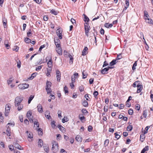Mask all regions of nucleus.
<instances>
[{
    "label": "nucleus",
    "instance_id": "nucleus-41",
    "mask_svg": "<svg viewBox=\"0 0 153 153\" xmlns=\"http://www.w3.org/2000/svg\"><path fill=\"white\" fill-rule=\"evenodd\" d=\"M109 143V140L108 139H106V140L105 142L104 143V146L105 147L106 146H108Z\"/></svg>",
    "mask_w": 153,
    "mask_h": 153
},
{
    "label": "nucleus",
    "instance_id": "nucleus-47",
    "mask_svg": "<svg viewBox=\"0 0 153 153\" xmlns=\"http://www.w3.org/2000/svg\"><path fill=\"white\" fill-rule=\"evenodd\" d=\"M79 117L81 121L85 119V117H84L82 114H79Z\"/></svg>",
    "mask_w": 153,
    "mask_h": 153
},
{
    "label": "nucleus",
    "instance_id": "nucleus-63",
    "mask_svg": "<svg viewBox=\"0 0 153 153\" xmlns=\"http://www.w3.org/2000/svg\"><path fill=\"white\" fill-rule=\"evenodd\" d=\"M108 106H105L104 107V110L105 112H107L108 111Z\"/></svg>",
    "mask_w": 153,
    "mask_h": 153
},
{
    "label": "nucleus",
    "instance_id": "nucleus-46",
    "mask_svg": "<svg viewBox=\"0 0 153 153\" xmlns=\"http://www.w3.org/2000/svg\"><path fill=\"white\" fill-rule=\"evenodd\" d=\"M31 40L28 38H26L25 39V42L29 43L30 42Z\"/></svg>",
    "mask_w": 153,
    "mask_h": 153
},
{
    "label": "nucleus",
    "instance_id": "nucleus-34",
    "mask_svg": "<svg viewBox=\"0 0 153 153\" xmlns=\"http://www.w3.org/2000/svg\"><path fill=\"white\" fill-rule=\"evenodd\" d=\"M51 85V83L50 82L47 81L46 83V88H50Z\"/></svg>",
    "mask_w": 153,
    "mask_h": 153
},
{
    "label": "nucleus",
    "instance_id": "nucleus-33",
    "mask_svg": "<svg viewBox=\"0 0 153 153\" xmlns=\"http://www.w3.org/2000/svg\"><path fill=\"white\" fill-rule=\"evenodd\" d=\"M7 134L8 136H10V128H7L6 130Z\"/></svg>",
    "mask_w": 153,
    "mask_h": 153
},
{
    "label": "nucleus",
    "instance_id": "nucleus-13",
    "mask_svg": "<svg viewBox=\"0 0 153 153\" xmlns=\"http://www.w3.org/2000/svg\"><path fill=\"white\" fill-rule=\"evenodd\" d=\"M78 73H75L74 74L73 76H72L71 77V79L72 82H74L75 81V76H78Z\"/></svg>",
    "mask_w": 153,
    "mask_h": 153
},
{
    "label": "nucleus",
    "instance_id": "nucleus-28",
    "mask_svg": "<svg viewBox=\"0 0 153 153\" xmlns=\"http://www.w3.org/2000/svg\"><path fill=\"white\" fill-rule=\"evenodd\" d=\"M3 25L4 28L7 27V20L5 19V18L3 19Z\"/></svg>",
    "mask_w": 153,
    "mask_h": 153
},
{
    "label": "nucleus",
    "instance_id": "nucleus-9",
    "mask_svg": "<svg viewBox=\"0 0 153 153\" xmlns=\"http://www.w3.org/2000/svg\"><path fill=\"white\" fill-rule=\"evenodd\" d=\"M47 58H48V59H50L48 62V65L49 68L51 69V68L53 66L52 61V60L51 58H50L48 56L46 58V60Z\"/></svg>",
    "mask_w": 153,
    "mask_h": 153
},
{
    "label": "nucleus",
    "instance_id": "nucleus-50",
    "mask_svg": "<svg viewBox=\"0 0 153 153\" xmlns=\"http://www.w3.org/2000/svg\"><path fill=\"white\" fill-rule=\"evenodd\" d=\"M32 115V112L30 111H28L27 114V116L28 118L30 117Z\"/></svg>",
    "mask_w": 153,
    "mask_h": 153
},
{
    "label": "nucleus",
    "instance_id": "nucleus-16",
    "mask_svg": "<svg viewBox=\"0 0 153 153\" xmlns=\"http://www.w3.org/2000/svg\"><path fill=\"white\" fill-rule=\"evenodd\" d=\"M43 144V142L42 140L41 139H39L38 144V146L41 148Z\"/></svg>",
    "mask_w": 153,
    "mask_h": 153
},
{
    "label": "nucleus",
    "instance_id": "nucleus-21",
    "mask_svg": "<svg viewBox=\"0 0 153 153\" xmlns=\"http://www.w3.org/2000/svg\"><path fill=\"white\" fill-rule=\"evenodd\" d=\"M26 133L27 134L28 138H33V134L31 132H29V133L28 131H26Z\"/></svg>",
    "mask_w": 153,
    "mask_h": 153
},
{
    "label": "nucleus",
    "instance_id": "nucleus-62",
    "mask_svg": "<svg viewBox=\"0 0 153 153\" xmlns=\"http://www.w3.org/2000/svg\"><path fill=\"white\" fill-rule=\"evenodd\" d=\"M135 109L139 111V110L140 108V105L139 104H137L135 106Z\"/></svg>",
    "mask_w": 153,
    "mask_h": 153
},
{
    "label": "nucleus",
    "instance_id": "nucleus-1",
    "mask_svg": "<svg viewBox=\"0 0 153 153\" xmlns=\"http://www.w3.org/2000/svg\"><path fill=\"white\" fill-rule=\"evenodd\" d=\"M145 19L146 22L153 24V21L152 20L149 18V16L147 11L145 10L144 12Z\"/></svg>",
    "mask_w": 153,
    "mask_h": 153
},
{
    "label": "nucleus",
    "instance_id": "nucleus-5",
    "mask_svg": "<svg viewBox=\"0 0 153 153\" xmlns=\"http://www.w3.org/2000/svg\"><path fill=\"white\" fill-rule=\"evenodd\" d=\"M62 30L61 28L57 29L56 30L57 35L58 36L59 38L60 39H62Z\"/></svg>",
    "mask_w": 153,
    "mask_h": 153
},
{
    "label": "nucleus",
    "instance_id": "nucleus-51",
    "mask_svg": "<svg viewBox=\"0 0 153 153\" xmlns=\"http://www.w3.org/2000/svg\"><path fill=\"white\" fill-rule=\"evenodd\" d=\"M150 127V126H147L146 127V128H145L144 132V134H145L147 133L148 130Z\"/></svg>",
    "mask_w": 153,
    "mask_h": 153
},
{
    "label": "nucleus",
    "instance_id": "nucleus-60",
    "mask_svg": "<svg viewBox=\"0 0 153 153\" xmlns=\"http://www.w3.org/2000/svg\"><path fill=\"white\" fill-rule=\"evenodd\" d=\"M55 147H58V144H57V143L53 144L52 145V149L53 150V149L55 148Z\"/></svg>",
    "mask_w": 153,
    "mask_h": 153
},
{
    "label": "nucleus",
    "instance_id": "nucleus-10",
    "mask_svg": "<svg viewBox=\"0 0 153 153\" xmlns=\"http://www.w3.org/2000/svg\"><path fill=\"white\" fill-rule=\"evenodd\" d=\"M56 48L60 47V41L59 39L54 40Z\"/></svg>",
    "mask_w": 153,
    "mask_h": 153
},
{
    "label": "nucleus",
    "instance_id": "nucleus-18",
    "mask_svg": "<svg viewBox=\"0 0 153 153\" xmlns=\"http://www.w3.org/2000/svg\"><path fill=\"white\" fill-rule=\"evenodd\" d=\"M75 139L78 142H81L82 140V138L79 135H77Z\"/></svg>",
    "mask_w": 153,
    "mask_h": 153
},
{
    "label": "nucleus",
    "instance_id": "nucleus-53",
    "mask_svg": "<svg viewBox=\"0 0 153 153\" xmlns=\"http://www.w3.org/2000/svg\"><path fill=\"white\" fill-rule=\"evenodd\" d=\"M137 65V61H136L133 64L132 67V69L133 70H134L136 69V66Z\"/></svg>",
    "mask_w": 153,
    "mask_h": 153
},
{
    "label": "nucleus",
    "instance_id": "nucleus-35",
    "mask_svg": "<svg viewBox=\"0 0 153 153\" xmlns=\"http://www.w3.org/2000/svg\"><path fill=\"white\" fill-rule=\"evenodd\" d=\"M84 16V21L85 22H87L89 21V19L88 18L85 14H83Z\"/></svg>",
    "mask_w": 153,
    "mask_h": 153
},
{
    "label": "nucleus",
    "instance_id": "nucleus-7",
    "mask_svg": "<svg viewBox=\"0 0 153 153\" xmlns=\"http://www.w3.org/2000/svg\"><path fill=\"white\" fill-rule=\"evenodd\" d=\"M57 80L58 82H60L61 79V73L58 69L56 70Z\"/></svg>",
    "mask_w": 153,
    "mask_h": 153
},
{
    "label": "nucleus",
    "instance_id": "nucleus-57",
    "mask_svg": "<svg viewBox=\"0 0 153 153\" xmlns=\"http://www.w3.org/2000/svg\"><path fill=\"white\" fill-rule=\"evenodd\" d=\"M128 113L129 115H131L133 113V111L131 109H130L128 111Z\"/></svg>",
    "mask_w": 153,
    "mask_h": 153
},
{
    "label": "nucleus",
    "instance_id": "nucleus-37",
    "mask_svg": "<svg viewBox=\"0 0 153 153\" xmlns=\"http://www.w3.org/2000/svg\"><path fill=\"white\" fill-rule=\"evenodd\" d=\"M4 45H5V47L7 49L9 48L10 46L8 44V41L7 40H6L4 41Z\"/></svg>",
    "mask_w": 153,
    "mask_h": 153
},
{
    "label": "nucleus",
    "instance_id": "nucleus-43",
    "mask_svg": "<svg viewBox=\"0 0 153 153\" xmlns=\"http://www.w3.org/2000/svg\"><path fill=\"white\" fill-rule=\"evenodd\" d=\"M18 110H19V111H20L23 108V105L22 104H20L19 105H18Z\"/></svg>",
    "mask_w": 153,
    "mask_h": 153
},
{
    "label": "nucleus",
    "instance_id": "nucleus-38",
    "mask_svg": "<svg viewBox=\"0 0 153 153\" xmlns=\"http://www.w3.org/2000/svg\"><path fill=\"white\" fill-rule=\"evenodd\" d=\"M147 114V110H145L143 112V115L144 117L146 118Z\"/></svg>",
    "mask_w": 153,
    "mask_h": 153
},
{
    "label": "nucleus",
    "instance_id": "nucleus-2",
    "mask_svg": "<svg viewBox=\"0 0 153 153\" xmlns=\"http://www.w3.org/2000/svg\"><path fill=\"white\" fill-rule=\"evenodd\" d=\"M23 100V98L20 97H16L15 100V106H17Z\"/></svg>",
    "mask_w": 153,
    "mask_h": 153
},
{
    "label": "nucleus",
    "instance_id": "nucleus-49",
    "mask_svg": "<svg viewBox=\"0 0 153 153\" xmlns=\"http://www.w3.org/2000/svg\"><path fill=\"white\" fill-rule=\"evenodd\" d=\"M68 118L66 116H65L62 120V122L63 123H65V122H67L68 121L67 120Z\"/></svg>",
    "mask_w": 153,
    "mask_h": 153
},
{
    "label": "nucleus",
    "instance_id": "nucleus-24",
    "mask_svg": "<svg viewBox=\"0 0 153 153\" xmlns=\"http://www.w3.org/2000/svg\"><path fill=\"white\" fill-rule=\"evenodd\" d=\"M82 105L84 106L85 107H88V102L86 100H84L82 103Z\"/></svg>",
    "mask_w": 153,
    "mask_h": 153
},
{
    "label": "nucleus",
    "instance_id": "nucleus-15",
    "mask_svg": "<svg viewBox=\"0 0 153 153\" xmlns=\"http://www.w3.org/2000/svg\"><path fill=\"white\" fill-rule=\"evenodd\" d=\"M137 93H139L143 89V86L140 84L139 85H138V86H137Z\"/></svg>",
    "mask_w": 153,
    "mask_h": 153
},
{
    "label": "nucleus",
    "instance_id": "nucleus-14",
    "mask_svg": "<svg viewBox=\"0 0 153 153\" xmlns=\"http://www.w3.org/2000/svg\"><path fill=\"white\" fill-rule=\"evenodd\" d=\"M56 51L59 55H61L62 54V50L61 47L57 48L56 49Z\"/></svg>",
    "mask_w": 153,
    "mask_h": 153
},
{
    "label": "nucleus",
    "instance_id": "nucleus-19",
    "mask_svg": "<svg viewBox=\"0 0 153 153\" xmlns=\"http://www.w3.org/2000/svg\"><path fill=\"white\" fill-rule=\"evenodd\" d=\"M38 134L39 136H42L43 134L42 129L40 128H39L37 130Z\"/></svg>",
    "mask_w": 153,
    "mask_h": 153
},
{
    "label": "nucleus",
    "instance_id": "nucleus-36",
    "mask_svg": "<svg viewBox=\"0 0 153 153\" xmlns=\"http://www.w3.org/2000/svg\"><path fill=\"white\" fill-rule=\"evenodd\" d=\"M122 58V56L121 55V53H120L117 55V56L115 59H116V60H118Z\"/></svg>",
    "mask_w": 153,
    "mask_h": 153
},
{
    "label": "nucleus",
    "instance_id": "nucleus-54",
    "mask_svg": "<svg viewBox=\"0 0 153 153\" xmlns=\"http://www.w3.org/2000/svg\"><path fill=\"white\" fill-rule=\"evenodd\" d=\"M17 67L18 68H19L21 67V61L20 60H19L18 62H17Z\"/></svg>",
    "mask_w": 153,
    "mask_h": 153
},
{
    "label": "nucleus",
    "instance_id": "nucleus-40",
    "mask_svg": "<svg viewBox=\"0 0 153 153\" xmlns=\"http://www.w3.org/2000/svg\"><path fill=\"white\" fill-rule=\"evenodd\" d=\"M133 128V127L132 125H129L127 128V130L128 131H131Z\"/></svg>",
    "mask_w": 153,
    "mask_h": 153
},
{
    "label": "nucleus",
    "instance_id": "nucleus-42",
    "mask_svg": "<svg viewBox=\"0 0 153 153\" xmlns=\"http://www.w3.org/2000/svg\"><path fill=\"white\" fill-rule=\"evenodd\" d=\"M13 80V77H11L9 79V80L7 81V83L8 85L10 84Z\"/></svg>",
    "mask_w": 153,
    "mask_h": 153
},
{
    "label": "nucleus",
    "instance_id": "nucleus-6",
    "mask_svg": "<svg viewBox=\"0 0 153 153\" xmlns=\"http://www.w3.org/2000/svg\"><path fill=\"white\" fill-rule=\"evenodd\" d=\"M29 85L27 83H25L20 84L19 85V88L21 89H24L28 88Z\"/></svg>",
    "mask_w": 153,
    "mask_h": 153
},
{
    "label": "nucleus",
    "instance_id": "nucleus-11",
    "mask_svg": "<svg viewBox=\"0 0 153 153\" xmlns=\"http://www.w3.org/2000/svg\"><path fill=\"white\" fill-rule=\"evenodd\" d=\"M13 145H14V146L15 148L19 149V150H23V149L22 147L21 146L19 145L17 143H15L13 144Z\"/></svg>",
    "mask_w": 153,
    "mask_h": 153
},
{
    "label": "nucleus",
    "instance_id": "nucleus-17",
    "mask_svg": "<svg viewBox=\"0 0 153 153\" xmlns=\"http://www.w3.org/2000/svg\"><path fill=\"white\" fill-rule=\"evenodd\" d=\"M140 81H137L136 82H135L132 85V86L134 87H136L138 86V85H139L140 84Z\"/></svg>",
    "mask_w": 153,
    "mask_h": 153
},
{
    "label": "nucleus",
    "instance_id": "nucleus-12",
    "mask_svg": "<svg viewBox=\"0 0 153 153\" xmlns=\"http://www.w3.org/2000/svg\"><path fill=\"white\" fill-rule=\"evenodd\" d=\"M37 108L38 112L40 113H42L43 112V108L42 105L40 104H39L37 106Z\"/></svg>",
    "mask_w": 153,
    "mask_h": 153
},
{
    "label": "nucleus",
    "instance_id": "nucleus-4",
    "mask_svg": "<svg viewBox=\"0 0 153 153\" xmlns=\"http://www.w3.org/2000/svg\"><path fill=\"white\" fill-rule=\"evenodd\" d=\"M114 67L108 66L107 68L102 69L101 70V73L103 74H106L108 73V71L109 69H112Z\"/></svg>",
    "mask_w": 153,
    "mask_h": 153
},
{
    "label": "nucleus",
    "instance_id": "nucleus-3",
    "mask_svg": "<svg viewBox=\"0 0 153 153\" xmlns=\"http://www.w3.org/2000/svg\"><path fill=\"white\" fill-rule=\"evenodd\" d=\"M84 27L85 34L87 37H88L89 36L88 33L90 29V27L88 23H85L84 24Z\"/></svg>",
    "mask_w": 153,
    "mask_h": 153
},
{
    "label": "nucleus",
    "instance_id": "nucleus-22",
    "mask_svg": "<svg viewBox=\"0 0 153 153\" xmlns=\"http://www.w3.org/2000/svg\"><path fill=\"white\" fill-rule=\"evenodd\" d=\"M58 127L62 132H65V129L62 127L61 125H59L58 126Z\"/></svg>",
    "mask_w": 153,
    "mask_h": 153
},
{
    "label": "nucleus",
    "instance_id": "nucleus-61",
    "mask_svg": "<svg viewBox=\"0 0 153 153\" xmlns=\"http://www.w3.org/2000/svg\"><path fill=\"white\" fill-rule=\"evenodd\" d=\"M8 147H9V149L11 151H12L13 150H14V149H13V145H9L8 146Z\"/></svg>",
    "mask_w": 153,
    "mask_h": 153
},
{
    "label": "nucleus",
    "instance_id": "nucleus-64",
    "mask_svg": "<svg viewBox=\"0 0 153 153\" xmlns=\"http://www.w3.org/2000/svg\"><path fill=\"white\" fill-rule=\"evenodd\" d=\"M79 89L80 92H82L84 90V88L82 86H79Z\"/></svg>",
    "mask_w": 153,
    "mask_h": 153
},
{
    "label": "nucleus",
    "instance_id": "nucleus-20",
    "mask_svg": "<svg viewBox=\"0 0 153 153\" xmlns=\"http://www.w3.org/2000/svg\"><path fill=\"white\" fill-rule=\"evenodd\" d=\"M88 50V48L87 47H85L84 48V49L83 50L82 53V55L83 56H85L86 55V51Z\"/></svg>",
    "mask_w": 153,
    "mask_h": 153
},
{
    "label": "nucleus",
    "instance_id": "nucleus-39",
    "mask_svg": "<svg viewBox=\"0 0 153 153\" xmlns=\"http://www.w3.org/2000/svg\"><path fill=\"white\" fill-rule=\"evenodd\" d=\"M34 97V96L33 95H31L30 97L29 98L28 101V104H29L30 103L31 101V100H33V98Z\"/></svg>",
    "mask_w": 153,
    "mask_h": 153
},
{
    "label": "nucleus",
    "instance_id": "nucleus-25",
    "mask_svg": "<svg viewBox=\"0 0 153 153\" xmlns=\"http://www.w3.org/2000/svg\"><path fill=\"white\" fill-rule=\"evenodd\" d=\"M37 73H33L32 74L31 76L29 77L28 78V79H30V80L33 79L34 77H35L37 75Z\"/></svg>",
    "mask_w": 153,
    "mask_h": 153
},
{
    "label": "nucleus",
    "instance_id": "nucleus-31",
    "mask_svg": "<svg viewBox=\"0 0 153 153\" xmlns=\"http://www.w3.org/2000/svg\"><path fill=\"white\" fill-rule=\"evenodd\" d=\"M145 136L144 134H142L140 136V140L141 142H143L144 140V139L145 138Z\"/></svg>",
    "mask_w": 153,
    "mask_h": 153
},
{
    "label": "nucleus",
    "instance_id": "nucleus-58",
    "mask_svg": "<svg viewBox=\"0 0 153 153\" xmlns=\"http://www.w3.org/2000/svg\"><path fill=\"white\" fill-rule=\"evenodd\" d=\"M82 112L84 114H87L88 113V111H87L86 109L83 108L82 110Z\"/></svg>",
    "mask_w": 153,
    "mask_h": 153
},
{
    "label": "nucleus",
    "instance_id": "nucleus-27",
    "mask_svg": "<svg viewBox=\"0 0 153 153\" xmlns=\"http://www.w3.org/2000/svg\"><path fill=\"white\" fill-rule=\"evenodd\" d=\"M149 149V147L147 146L142 149V150L141 151V152H142V153H144L146 151L148 150Z\"/></svg>",
    "mask_w": 153,
    "mask_h": 153
},
{
    "label": "nucleus",
    "instance_id": "nucleus-59",
    "mask_svg": "<svg viewBox=\"0 0 153 153\" xmlns=\"http://www.w3.org/2000/svg\"><path fill=\"white\" fill-rule=\"evenodd\" d=\"M108 65V64L107 63L106 61H105L103 63V64L102 66V68Z\"/></svg>",
    "mask_w": 153,
    "mask_h": 153
},
{
    "label": "nucleus",
    "instance_id": "nucleus-52",
    "mask_svg": "<svg viewBox=\"0 0 153 153\" xmlns=\"http://www.w3.org/2000/svg\"><path fill=\"white\" fill-rule=\"evenodd\" d=\"M114 134L115 135V138L117 139H118L120 137V136L119 134H117V132L115 133Z\"/></svg>",
    "mask_w": 153,
    "mask_h": 153
},
{
    "label": "nucleus",
    "instance_id": "nucleus-30",
    "mask_svg": "<svg viewBox=\"0 0 153 153\" xmlns=\"http://www.w3.org/2000/svg\"><path fill=\"white\" fill-rule=\"evenodd\" d=\"M43 147L44 148V151L47 153H48L49 150V146H44Z\"/></svg>",
    "mask_w": 153,
    "mask_h": 153
},
{
    "label": "nucleus",
    "instance_id": "nucleus-48",
    "mask_svg": "<svg viewBox=\"0 0 153 153\" xmlns=\"http://www.w3.org/2000/svg\"><path fill=\"white\" fill-rule=\"evenodd\" d=\"M55 122L54 121H53L51 122V125L52 127L53 128H55L56 126V125L55 124Z\"/></svg>",
    "mask_w": 153,
    "mask_h": 153
},
{
    "label": "nucleus",
    "instance_id": "nucleus-55",
    "mask_svg": "<svg viewBox=\"0 0 153 153\" xmlns=\"http://www.w3.org/2000/svg\"><path fill=\"white\" fill-rule=\"evenodd\" d=\"M93 127L91 126H89L88 127V130L89 132H91L92 131Z\"/></svg>",
    "mask_w": 153,
    "mask_h": 153
},
{
    "label": "nucleus",
    "instance_id": "nucleus-44",
    "mask_svg": "<svg viewBox=\"0 0 153 153\" xmlns=\"http://www.w3.org/2000/svg\"><path fill=\"white\" fill-rule=\"evenodd\" d=\"M51 69H50V68H49V69L48 70L46 74V75L47 76H48V77L50 76L51 75H50V74L51 71Z\"/></svg>",
    "mask_w": 153,
    "mask_h": 153
},
{
    "label": "nucleus",
    "instance_id": "nucleus-26",
    "mask_svg": "<svg viewBox=\"0 0 153 153\" xmlns=\"http://www.w3.org/2000/svg\"><path fill=\"white\" fill-rule=\"evenodd\" d=\"M68 57L70 58V61L69 62V63L71 64H72L73 63V58L72 57L71 55L70 54H68Z\"/></svg>",
    "mask_w": 153,
    "mask_h": 153
},
{
    "label": "nucleus",
    "instance_id": "nucleus-56",
    "mask_svg": "<svg viewBox=\"0 0 153 153\" xmlns=\"http://www.w3.org/2000/svg\"><path fill=\"white\" fill-rule=\"evenodd\" d=\"M98 92L97 91H95L93 93V95H94V97L96 98L97 96L98 95Z\"/></svg>",
    "mask_w": 153,
    "mask_h": 153
},
{
    "label": "nucleus",
    "instance_id": "nucleus-8",
    "mask_svg": "<svg viewBox=\"0 0 153 153\" xmlns=\"http://www.w3.org/2000/svg\"><path fill=\"white\" fill-rule=\"evenodd\" d=\"M5 116H7L8 115V114L9 112V111L10 109V106L8 105H6L5 106Z\"/></svg>",
    "mask_w": 153,
    "mask_h": 153
},
{
    "label": "nucleus",
    "instance_id": "nucleus-23",
    "mask_svg": "<svg viewBox=\"0 0 153 153\" xmlns=\"http://www.w3.org/2000/svg\"><path fill=\"white\" fill-rule=\"evenodd\" d=\"M116 59H114L112 60L111 62L109 63V65L111 67L112 66H113L114 65H115L117 62H116Z\"/></svg>",
    "mask_w": 153,
    "mask_h": 153
},
{
    "label": "nucleus",
    "instance_id": "nucleus-32",
    "mask_svg": "<svg viewBox=\"0 0 153 153\" xmlns=\"http://www.w3.org/2000/svg\"><path fill=\"white\" fill-rule=\"evenodd\" d=\"M46 90L48 94H51V90L50 88H46Z\"/></svg>",
    "mask_w": 153,
    "mask_h": 153
},
{
    "label": "nucleus",
    "instance_id": "nucleus-29",
    "mask_svg": "<svg viewBox=\"0 0 153 153\" xmlns=\"http://www.w3.org/2000/svg\"><path fill=\"white\" fill-rule=\"evenodd\" d=\"M113 25V24H109V23H106L105 24V26L106 27L108 28L109 27H111Z\"/></svg>",
    "mask_w": 153,
    "mask_h": 153
},
{
    "label": "nucleus",
    "instance_id": "nucleus-45",
    "mask_svg": "<svg viewBox=\"0 0 153 153\" xmlns=\"http://www.w3.org/2000/svg\"><path fill=\"white\" fill-rule=\"evenodd\" d=\"M51 13L55 15H56L58 13V12L56 11L55 10L53 9H52L51 11Z\"/></svg>",
    "mask_w": 153,
    "mask_h": 153
}]
</instances>
